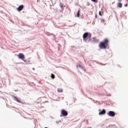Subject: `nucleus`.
Here are the masks:
<instances>
[{
  "instance_id": "1",
  "label": "nucleus",
  "mask_w": 128,
  "mask_h": 128,
  "mask_svg": "<svg viewBox=\"0 0 128 128\" xmlns=\"http://www.w3.org/2000/svg\"><path fill=\"white\" fill-rule=\"evenodd\" d=\"M108 46V40L106 38L104 39L103 42H100L98 45V47L101 50H106Z\"/></svg>"
},
{
  "instance_id": "2",
  "label": "nucleus",
  "mask_w": 128,
  "mask_h": 128,
  "mask_svg": "<svg viewBox=\"0 0 128 128\" xmlns=\"http://www.w3.org/2000/svg\"><path fill=\"white\" fill-rule=\"evenodd\" d=\"M108 116H109L114 117L116 116V112L114 111H110L108 113H107Z\"/></svg>"
},
{
  "instance_id": "3",
  "label": "nucleus",
  "mask_w": 128,
  "mask_h": 128,
  "mask_svg": "<svg viewBox=\"0 0 128 128\" xmlns=\"http://www.w3.org/2000/svg\"><path fill=\"white\" fill-rule=\"evenodd\" d=\"M18 58L20 60H24V55L22 53H20L18 55Z\"/></svg>"
},
{
  "instance_id": "4",
  "label": "nucleus",
  "mask_w": 128,
  "mask_h": 128,
  "mask_svg": "<svg viewBox=\"0 0 128 128\" xmlns=\"http://www.w3.org/2000/svg\"><path fill=\"white\" fill-rule=\"evenodd\" d=\"M88 32H85L82 36L83 38V40H84V42H86V40H86V38H88Z\"/></svg>"
},
{
  "instance_id": "5",
  "label": "nucleus",
  "mask_w": 128,
  "mask_h": 128,
  "mask_svg": "<svg viewBox=\"0 0 128 128\" xmlns=\"http://www.w3.org/2000/svg\"><path fill=\"white\" fill-rule=\"evenodd\" d=\"M61 112L63 116H66L68 114V112L66 111V110H62Z\"/></svg>"
},
{
  "instance_id": "6",
  "label": "nucleus",
  "mask_w": 128,
  "mask_h": 128,
  "mask_svg": "<svg viewBox=\"0 0 128 128\" xmlns=\"http://www.w3.org/2000/svg\"><path fill=\"white\" fill-rule=\"evenodd\" d=\"M24 5H20L18 8H17V10L18 12H21V10H24Z\"/></svg>"
},
{
  "instance_id": "7",
  "label": "nucleus",
  "mask_w": 128,
  "mask_h": 128,
  "mask_svg": "<svg viewBox=\"0 0 128 128\" xmlns=\"http://www.w3.org/2000/svg\"><path fill=\"white\" fill-rule=\"evenodd\" d=\"M99 112H100L98 114L99 116H102V114H106V110L104 109L102 111L100 110H99Z\"/></svg>"
},
{
  "instance_id": "8",
  "label": "nucleus",
  "mask_w": 128,
  "mask_h": 128,
  "mask_svg": "<svg viewBox=\"0 0 128 128\" xmlns=\"http://www.w3.org/2000/svg\"><path fill=\"white\" fill-rule=\"evenodd\" d=\"M14 100L18 102H21L20 100L18 98V97H14Z\"/></svg>"
},
{
  "instance_id": "9",
  "label": "nucleus",
  "mask_w": 128,
  "mask_h": 128,
  "mask_svg": "<svg viewBox=\"0 0 128 128\" xmlns=\"http://www.w3.org/2000/svg\"><path fill=\"white\" fill-rule=\"evenodd\" d=\"M60 8H62V10H64V4L62 3H60Z\"/></svg>"
},
{
  "instance_id": "10",
  "label": "nucleus",
  "mask_w": 128,
  "mask_h": 128,
  "mask_svg": "<svg viewBox=\"0 0 128 128\" xmlns=\"http://www.w3.org/2000/svg\"><path fill=\"white\" fill-rule=\"evenodd\" d=\"M80 9H79L76 14L77 18H80Z\"/></svg>"
},
{
  "instance_id": "11",
  "label": "nucleus",
  "mask_w": 128,
  "mask_h": 128,
  "mask_svg": "<svg viewBox=\"0 0 128 128\" xmlns=\"http://www.w3.org/2000/svg\"><path fill=\"white\" fill-rule=\"evenodd\" d=\"M118 8H122V3H119L118 4Z\"/></svg>"
},
{
  "instance_id": "12",
  "label": "nucleus",
  "mask_w": 128,
  "mask_h": 128,
  "mask_svg": "<svg viewBox=\"0 0 128 128\" xmlns=\"http://www.w3.org/2000/svg\"><path fill=\"white\" fill-rule=\"evenodd\" d=\"M58 92H62L63 90H62V88H58Z\"/></svg>"
},
{
  "instance_id": "13",
  "label": "nucleus",
  "mask_w": 128,
  "mask_h": 128,
  "mask_svg": "<svg viewBox=\"0 0 128 128\" xmlns=\"http://www.w3.org/2000/svg\"><path fill=\"white\" fill-rule=\"evenodd\" d=\"M94 42H98V40L96 39V38H93Z\"/></svg>"
},
{
  "instance_id": "14",
  "label": "nucleus",
  "mask_w": 128,
  "mask_h": 128,
  "mask_svg": "<svg viewBox=\"0 0 128 128\" xmlns=\"http://www.w3.org/2000/svg\"><path fill=\"white\" fill-rule=\"evenodd\" d=\"M51 78L52 80H54V78H56V76H54V74H51Z\"/></svg>"
},
{
  "instance_id": "15",
  "label": "nucleus",
  "mask_w": 128,
  "mask_h": 128,
  "mask_svg": "<svg viewBox=\"0 0 128 128\" xmlns=\"http://www.w3.org/2000/svg\"><path fill=\"white\" fill-rule=\"evenodd\" d=\"M92 2H98V1L96 0H91Z\"/></svg>"
},
{
  "instance_id": "16",
  "label": "nucleus",
  "mask_w": 128,
  "mask_h": 128,
  "mask_svg": "<svg viewBox=\"0 0 128 128\" xmlns=\"http://www.w3.org/2000/svg\"><path fill=\"white\" fill-rule=\"evenodd\" d=\"M99 15L100 16H102V13L100 12V11L99 12Z\"/></svg>"
},
{
  "instance_id": "17",
  "label": "nucleus",
  "mask_w": 128,
  "mask_h": 128,
  "mask_svg": "<svg viewBox=\"0 0 128 128\" xmlns=\"http://www.w3.org/2000/svg\"><path fill=\"white\" fill-rule=\"evenodd\" d=\"M78 66H79V68H82V66H80V64H78Z\"/></svg>"
},
{
  "instance_id": "18",
  "label": "nucleus",
  "mask_w": 128,
  "mask_h": 128,
  "mask_svg": "<svg viewBox=\"0 0 128 128\" xmlns=\"http://www.w3.org/2000/svg\"><path fill=\"white\" fill-rule=\"evenodd\" d=\"M124 6H128V4H126L124 5Z\"/></svg>"
},
{
  "instance_id": "19",
  "label": "nucleus",
  "mask_w": 128,
  "mask_h": 128,
  "mask_svg": "<svg viewBox=\"0 0 128 128\" xmlns=\"http://www.w3.org/2000/svg\"><path fill=\"white\" fill-rule=\"evenodd\" d=\"M102 22H104V20H102Z\"/></svg>"
},
{
  "instance_id": "20",
  "label": "nucleus",
  "mask_w": 128,
  "mask_h": 128,
  "mask_svg": "<svg viewBox=\"0 0 128 128\" xmlns=\"http://www.w3.org/2000/svg\"><path fill=\"white\" fill-rule=\"evenodd\" d=\"M119 0L120 2L122 0Z\"/></svg>"
},
{
  "instance_id": "21",
  "label": "nucleus",
  "mask_w": 128,
  "mask_h": 128,
  "mask_svg": "<svg viewBox=\"0 0 128 128\" xmlns=\"http://www.w3.org/2000/svg\"><path fill=\"white\" fill-rule=\"evenodd\" d=\"M33 70H34V68H33Z\"/></svg>"
}]
</instances>
